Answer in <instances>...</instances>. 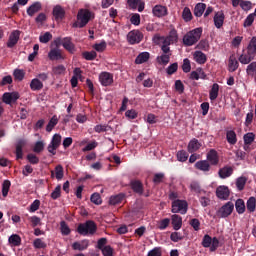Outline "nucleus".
<instances>
[{
  "label": "nucleus",
  "mask_w": 256,
  "mask_h": 256,
  "mask_svg": "<svg viewBox=\"0 0 256 256\" xmlns=\"http://www.w3.org/2000/svg\"><path fill=\"white\" fill-rule=\"evenodd\" d=\"M39 11H41V2H35L27 8V14L30 17H33V15H35V13H39Z\"/></svg>",
  "instance_id": "c756f323"
},
{
  "label": "nucleus",
  "mask_w": 256,
  "mask_h": 256,
  "mask_svg": "<svg viewBox=\"0 0 256 256\" xmlns=\"http://www.w3.org/2000/svg\"><path fill=\"white\" fill-rule=\"evenodd\" d=\"M177 159L178 161H181L182 163H185L187 159H189V153L185 150H180L177 152Z\"/></svg>",
  "instance_id": "de8ad7c7"
},
{
  "label": "nucleus",
  "mask_w": 256,
  "mask_h": 256,
  "mask_svg": "<svg viewBox=\"0 0 256 256\" xmlns=\"http://www.w3.org/2000/svg\"><path fill=\"white\" fill-rule=\"evenodd\" d=\"M59 41L60 45H62L66 51L75 53V44H73L71 37H64L63 39H59Z\"/></svg>",
  "instance_id": "ddd939ff"
},
{
  "label": "nucleus",
  "mask_w": 256,
  "mask_h": 256,
  "mask_svg": "<svg viewBox=\"0 0 256 256\" xmlns=\"http://www.w3.org/2000/svg\"><path fill=\"white\" fill-rule=\"evenodd\" d=\"M193 57L196 63H198L199 65H205V63H207V55H205V53L201 51L194 52Z\"/></svg>",
  "instance_id": "bb28decb"
},
{
  "label": "nucleus",
  "mask_w": 256,
  "mask_h": 256,
  "mask_svg": "<svg viewBox=\"0 0 256 256\" xmlns=\"http://www.w3.org/2000/svg\"><path fill=\"white\" fill-rule=\"evenodd\" d=\"M60 230L62 235H70L71 233V228H69V225L65 221L60 222Z\"/></svg>",
  "instance_id": "8fccbe9b"
},
{
  "label": "nucleus",
  "mask_w": 256,
  "mask_h": 256,
  "mask_svg": "<svg viewBox=\"0 0 256 256\" xmlns=\"http://www.w3.org/2000/svg\"><path fill=\"white\" fill-rule=\"evenodd\" d=\"M109 129H111V126L103 124H98L94 127L95 133H106Z\"/></svg>",
  "instance_id": "3c124183"
},
{
  "label": "nucleus",
  "mask_w": 256,
  "mask_h": 256,
  "mask_svg": "<svg viewBox=\"0 0 256 256\" xmlns=\"http://www.w3.org/2000/svg\"><path fill=\"white\" fill-rule=\"evenodd\" d=\"M19 97V92H5L2 96V101L6 105H11V103H17Z\"/></svg>",
  "instance_id": "1a4fd4ad"
},
{
  "label": "nucleus",
  "mask_w": 256,
  "mask_h": 256,
  "mask_svg": "<svg viewBox=\"0 0 256 256\" xmlns=\"http://www.w3.org/2000/svg\"><path fill=\"white\" fill-rule=\"evenodd\" d=\"M246 73L250 77H255V79H256V61L248 64V66L246 68Z\"/></svg>",
  "instance_id": "79ce46f5"
},
{
  "label": "nucleus",
  "mask_w": 256,
  "mask_h": 256,
  "mask_svg": "<svg viewBox=\"0 0 256 256\" xmlns=\"http://www.w3.org/2000/svg\"><path fill=\"white\" fill-rule=\"evenodd\" d=\"M76 231L83 237H87V235H95V233H97V224L93 220H88L84 223H80Z\"/></svg>",
  "instance_id": "7ed1b4c3"
},
{
  "label": "nucleus",
  "mask_w": 256,
  "mask_h": 256,
  "mask_svg": "<svg viewBox=\"0 0 256 256\" xmlns=\"http://www.w3.org/2000/svg\"><path fill=\"white\" fill-rule=\"evenodd\" d=\"M233 209H235V204L233 202H227L216 212V215L220 219H225L233 213Z\"/></svg>",
  "instance_id": "6e6552de"
},
{
  "label": "nucleus",
  "mask_w": 256,
  "mask_h": 256,
  "mask_svg": "<svg viewBox=\"0 0 256 256\" xmlns=\"http://www.w3.org/2000/svg\"><path fill=\"white\" fill-rule=\"evenodd\" d=\"M207 161L211 163L212 165H218L219 164V156L217 155V151L214 149H211L207 153Z\"/></svg>",
  "instance_id": "a878e982"
},
{
  "label": "nucleus",
  "mask_w": 256,
  "mask_h": 256,
  "mask_svg": "<svg viewBox=\"0 0 256 256\" xmlns=\"http://www.w3.org/2000/svg\"><path fill=\"white\" fill-rule=\"evenodd\" d=\"M220 179H227V177H231L233 175V167L225 166L221 168L218 172Z\"/></svg>",
  "instance_id": "393cba45"
},
{
  "label": "nucleus",
  "mask_w": 256,
  "mask_h": 256,
  "mask_svg": "<svg viewBox=\"0 0 256 256\" xmlns=\"http://www.w3.org/2000/svg\"><path fill=\"white\" fill-rule=\"evenodd\" d=\"M130 187L137 195H143V183L140 180H131Z\"/></svg>",
  "instance_id": "a211bd4d"
},
{
  "label": "nucleus",
  "mask_w": 256,
  "mask_h": 256,
  "mask_svg": "<svg viewBox=\"0 0 256 256\" xmlns=\"http://www.w3.org/2000/svg\"><path fill=\"white\" fill-rule=\"evenodd\" d=\"M59 123V118H57V115H54L48 122L46 126L47 133H51L53 129H55V126Z\"/></svg>",
  "instance_id": "e433bc0d"
},
{
  "label": "nucleus",
  "mask_w": 256,
  "mask_h": 256,
  "mask_svg": "<svg viewBox=\"0 0 256 256\" xmlns=\"http://www.w3.org/2000/svg\"><path fill=\"white\" fill-rule=\"evenodd\" d=\"M246 209H247L248 213H255V209H256V198L255 197L252 196L247 200Z\"/></svg>",
  "instance_id": "f704fd0d"
},
{
  "label": "nucleus",
  "mask_w": 256,
  "mask_h": 256,
  "mask_svg": "<svg viewBox=\"0 0 256 256\" xmlns=\"http://www.w3.org/2000/svg\"><path fill=\"white\" fill-rule=\"evenodd\" d=\"M196 49H200L201 51H209V41L201 40L197 44Z\"/></svg>",
  "instance_id": "bf43d9fd"
},
{
  "label": "nucleus",
  "mask_w": 256,
  "mask_h": 256,
  "mask_svg": "<svg viewBox=\"0 0 256 256\" xmlns=\"http://www.w3.org/2000/svg\"><path fill=\"white\" fill-rule=\"evenodd\" d=\"M9 189H11V181L4 180L2 183V195L3 197H7L9 195Z\"/></svg>",
  "instance_id": "a18cd8bd"
},
{
  "label": "nucleus",
  "mask_w": 256,
  "mask_h": 256,
  "mask_svg": "<svg viewBox=\"0 0 256 256\" xmlns=\"http://www.w3.org/2000/svg\"><path fill=\"white\" fill-rule=\"evenodd\" d=\"M188 209L189 204L185 200L177 199L172 202V213H181V215H185Z\"/></svg>",
  "instance_id": "423d86ee"
},
{
  "label": "nucleus",
  "mask_w": 256,
  "mask_h": 256,
  "mask_svg": "<svg viewBox=\"0 0 256 256\" xmlns=\"http://www.w3.org/2000/svg\"><path fill=\"white\" fill-rule=\"evenodd\" d=\"M48 58L50 61H63L65 60V56L63 55V52L59 50V48H53L48 53Z\"/></svg>",
  "instance_id": "4468645a"
},
{
  "label": "nucleus",
  "mask_w": 256,
  "mask_h": 256,
  "mask_svg": "<svg viewBox=\"0 0 256 256\" xmlns=\"http://www.w3.org/2000/svg\"><path fill=\"white\" fill-rule=\"evenodd\" d=\"M19 37H21V31L14 30L11 32L7 42L8 49H13L19 43Z\"/></svg>",
  "instance_id": "9b49d317"
},
{
  "label": "nucleus",
  "mask_w": 256,
  "mask_h": 256,
  "mask_svg": "<svg viewBox=\"0 0 256 256\" xmlns=\"http://www.w3.org/2000/svg\"><path fill=\"white\" fill-rule=\"evenodd\" d=\"M189 225L194 229V231H199L201 229V221L197 218H193L189 221Z\"/></svg>",
  "instance_id": "13d9d810"
},
{
  "label": "nucleus",
  "mask_w": 256,
  "mask_h": 256,
  "mask_svg": "<svg viewBox=\"0 0 256 256\" xmlns=\"http://www.w3.org/2000/svg\"><path fill=\"white\" fill-rule=\"evenodd\" d=\"M225 23V13L223 11L216 12L214 15V25L216 29H221Z\"/></svg>",
  "instance_id": "f3484780"
},
{
  "label": "nucleus",
  "mask_w": 256,
  "mask_h": 256,
  "mask_svg": "<svg viewBox=\"0 0 256 256\" xmlns=\"http://www.w3.org/2000/svg\"><path fill=\"white\" fill-rule=\"evenodd\" d=\"M123 199H125V194L120 193L115 196H111L109 199L110 205H119V203L123 202Z\"/></svg>",
  "instance_id": "c9c22d12"
},
{
  "label": "nucleus",
  "mask_w": 256,
  "mask_h": 256,
  "mask_svg": "<svg viewBox=\"0 0 256 256\" xmlns=\"http://www.w3.org/2000/svg\"><path fill=\"white\" fill-rule=\"evenodd\" d=\"M30 89L32 91H41L43 89V82L39 78H34L30 82Z\"/></svg>",
  "instance_id": "2f4dec72"
},
{
  "label": "nucleus",
  "mask_w": 256,
  "mask_h": 256,
  "mask_svg": "<svg viewBox=\"0 0 256 256\" xmlns=\"http://www.w3.org/2000/svg\"><path fill=\"white\" fill-rule=\"evenodd\" d=\"M27 145V141L25 139H20L16 143V160L23 159V147Z\"/></svg>",
  "instance_id": "dca6fc26"
},
{
  "label": "nucleus",
  "mask_w": 256,
  "mask_h": 256,
  "mask_svg": "<svg viewBox=\"0 0 256 256\" xmlns=\"http://www.w3.org/2000/svg\"><path fill=\"white\" fill-rule=\"evenodd\" d=\"M51 199H53L54 201L59 199V197H61V185L56 186V188L54 189V191L50 194Z\"/></svg>",
  "instance_id": "e2e57ef3"
},
{
  "label": "nucleus",
  "mask_w": 256,
  "mask_h": 256,
  "mask_svg": "<svg viewBox=\"0 0 256 256\" xmlns=\"http://www.w3.org/2000/svg\"><path fill=\"white\" fill-rule=\"evenodd\" d=\"M127 42L130 45H138L143 41V32L139 30H131L126 36Z\"/></svg>",
  "instance_id": "0eeeda50"
},
{
  "label": "nucleus",
  "mask_w": 256,
  "mask_h": 256,
  "mask_svg": "<svg viewBox=\"0 0 256 256\" xmlns=\"http://www.w3.org/2000/svg\"><path fill=\"white\" fill-rule=\"evenodd\" d=\"M182 19L186 22L189 23L193 19V14L191 13V9L189 7H185L182 12Z\"/></svg>",
  "instance_id": "a19ab883"
},
{
  "label": "nucleus",
  "mask_w": 256,
  "mask_h": 256,
  "mask_svg": "<svg viewBox=\"0 0 256 256\" xmlns=\"http://www.w3.org/2000/svg\"><path fill=\"white\" fill-rule=\"evenodd\" d=\"M153 42L156 44V45H166V46H169V45H173V43L171 42V40L165 36H161L159 34H156L154 35L153 37Z\"/></svg>",
  "instance_id": "aec40b11"
},
{
  "label": "nucleus",
  "mask_w": 256,
  "mask_h": 256,
  "mask_svg": "<svg viewBox=\"0 0 256 256\" xmlns=\"http://www.w3.org/2000/svg\"><path fill=\"white\" fill-rule=\"evenodd\" d=\"M219 97V84L214 83L209 92L210 101H215Z\"/></svg>",
  "instance_id": "473e14b6"
},
{
  "label": "nucleus",
  "mask_w": 256,
  "mask_h": 256,
  "mask_svg": "<svg viewBox=\"0 0 256 256\" xmlns=\"http://www.w3.org/2000/svg\"><path fill=\"white\" fill-rule=\"evenodd\" d=\"M90 201L94 203V205H101L103 203V200H101V195L99 193H94L90 197Z\"/></svg>",
  "instance_id": "680f3d73"
},
{
  "label": "nucleus",
  "mask_w": 256,
  "mask_h": 256,
  "mask_svg": "<svg viewBox=\"0 0 256 256\" xmlns=\"http://www.w3.org/2000/svg\"><path fill=\"white\" fill-rule=\"evenodd\" d=\"M8 243H10V245H13L14 247H19V245H21V236L17 234H12L8 238Z\"/></svg>",
  "instance_id": "58836bf2"
},
{
  "label": "nucleus",
  "mask_w": 256,
  "mask_h": 256,
  "mask_svg": "<svg viewBox=\"0 0 256 256\" xmlns=\"http://www.w3.org/2000/svg\"><path fill=\"white\" fill-rule=\"evenodd\" d=\"M50 144H52L56 147H60L61 146V135L60 134H54Z\"/></svg>",
  "instance_id": "69168bd1"
},
{
  "label": "nucleus",
  "mask_w": 256,
  "mask_h": 256,
  "mask_svg": "<svg viewBox=\"0 0 256 256\" xmlns=\"http://www.w3.org/2000/svg\"><path fill=\"white\" fill-rule=\"evenodd\" d=\"M170 239L173 243H179V241H183V234L181 232H172Z\"/></svg>",
  "instance_id": "864d4df0"
},
{
  "label": "nucleus",
  "mask_w": 256,
  "mask_h": 256,
  "mask_svg": "<svg viewBox=\"0 0 256 256\" xmlns=\"http://www.w3.org/2000/svg\"><path fill=\"white\" fill-rule=\"evenodd\" d=\"M65 71H66V68L63 65L54 66L52 68L53 75H63Z\"/></svg>",
  "instance_id": "052dcab7"
},
{
  "label": "nucleus",
  "mask_w": 256,
  "mask_h": 256,
  "mask_svg": "<svg viewBox=\"0 0 256 256\" xmlns=\"http://www.w3.org/2000/svg\"><path fill=\"white\" fill-rule=\"evenodd\" d=\"M243 141L246 145H251L255 141V134L248 132L243 136Z\"/></svg>",
  "instance_id": "49530a36"
},
{
  "label": "nucleus",
  "mask_w": 256,
  "mask_h": 256,
  "mask_svg": "<svg viewBox=\"0 0 256 256\" xmlns=\"http://www.w3.org/2000/svg\"><path fill=\"white\" fill-rule=\"evenodd\" d=\"M226 140L228 141L229 145H235L237 143V133L233 130H228L226 132Z\"/></svg>",
  "instance_id": "72a5a7b5"
},
{
  "label": "nucleus",
  "mask_w": 256,
  "mask_h": 256,
  "mask_svg": "<svg viewBox=\"0 0 256 256\" xmlns=\"http://www.w3.org/2000/svg\"><path fill=\"white\" fill-rule=\"evenodd\" d=\"M82 57L86 59V61H95L97 59V52L95 51H85L82 53Z\"/></svg>",
  "instance_id": "37998d69"
},
{
  "label": "nucleus",
  "mask_w": 256,
  "mask_h": 256,
  "mask_svg": "<svg viewBox=\"0 0 256 256\" xmlns=\"http://www.w3.org/2000/svg\"><path fill=\"white\" fill-rule=\"evenodd\" d=\"M205 9H207V4L205 3H198L194 7V15L195 17H202L203 13H205Z\"/></svg>",
  "instance_id": "7c9ffc66"
},
{
  "label": "nucleus",
  "mask_w": 256,
  "mask_h": 256,
  "mask_svg": "<svg viewBox=\"0 0 256 256\" xmlns=\"http://www.w3.org/2000/svg\"><path fill=\"white\" fill-rule=\"evenodd\" d=\"M245 185H247V177L240 176L236 179V187L238 191H243V189H245Z\"/></svg>",
  "instance_id": "4c0bfd02"
},
{
  "label": "nucleus",
  "mask_w": 256,
  "mask_h": 256,
  "mask_svg": "<svg viewBox=\"0 0 256 256\" xmlns=\"http://www.w3.org/2000/svg\"><path fill=\"white\" fill-rule=\"evenodd\" d=\"M170 59H171V54H162L161 56L157 57V61L158 63H160V65H168Z\"/></svg>",
  "instance_id": "c03bdc74"
},
{
  "label": "nucleus",
  "mask_w": 256,
  "mask_h": 256,
  "mask_svg": "<svg viewBox=\"0 0 256 256\" xmlns=\"http://www.w3.org/2000/svg\"><path fill=\"white\" fill-rule=\"evenodd\" d=\"M89 247V240L84 239L80 242H74L72 244V249H74V251H85V249H87Z\"/></svg>",
  "instance_id": "b1692460"
},
{
  "label": "nucleus",
  "mask_w": 256,
  "mask_h": 256,
  "mask_svg": "<svg viewBox=\"0 0 256 256\" xmlns=\"http://www.w3.org/2000/svg\"><path fill=\"white\" fill-rule=\"evenodd\" d=\"M229 187L227 186H219L216 189V197H218V199H222L223 201H227V199H229Z\"/></svg>",
  "instance_id": "2eb2a0df"
},
{
  "label": "nucleus",
  "mask_w": 256,
  "mask_h": 256,
  "mask_svg": "<svg viewBox=\"0 0 256 256\" xmlns=\"http://www.w3.org/2000/svg\"><path fill=\"white\" fill-rule=\"evenodd\" d=\"M199 149H201V144L199 143V140L193 138L188 144V152L195 153V151H199Z\"/></svg>",
  "instance_id": "c85d7f7f"
},
{
  "label": "nucleus",
  "mask_w": 256,
  "mask_h": 256,
  "mask_svg": "<svg viewBox=\"0 0 256 256\" xmlns=\"http://www.w3.org/2000/svg\"><path fill=\"white\" fill-rule=\"evenodd\" d=\"M235 207L239 215H243V213H245V201H243V199L236 200Z\"/></svg>",
  "instance_id": "ea45409f"
},
{
  "label": "nucleus",
  "mask_w": 256,
  "mask_h": 256,
  "mask_svg": "<svg viewBox=\"0 0 256 256\" xmlns=\"http://www.w3.org/2000/svg\"><path fill=\"white\" fill-rule=\"evenodd\" d=\"M45 149V142L37 141L33 147L34 153H41Z\"/></svg>",
  "instance_id": "5fc2aeb1"
},
{
  "label": "nucleus",
  "mask_w": 256,
  "mask_h": 256,
  "mask_svg": "<svg viewBox=\"0 0 256 256\" xmlns=\"http://www.w3.org/2000/svg\"><path fill=\"white\" fill-rule=\"evenodd\" d=\"M95 16L89 10H80L77 14V22L73 24L74 28L79 27V29H83V27L87 26V23L91 21Z\"/></svg>",
  "instance_id": "20e7f679"
},
{
  "label": "nucleus",
  "mask_w": 256,
  "mask_h": 256,
  "mask_svg": "<svg viewBox=\"0 0 256 256\" xmlns=\"http://www.w3.org/2000/svg\"><path fill=\"white\" fill-rule=\"evenodd\" d=\"M239 69V61L235 57V55H231L228 60V71L230 73H235L236 70Z\"/></svg>",
  "instance_id": "6ab92c4d"
},
{
  "label": "nucleus",
  "mask_w": 256,
  "mask_h": 256,
  "mask_svg": "<svg viewBox=\"0 0 256 256\" xmlns=\"http://www.w3.org/2000/svg\"><path fill=\"white\" fill-rule=\"evenodd\" d=\"M52 15L55 19V21H57L58 23L63 21V19H65V8H63V6L61 5H56L54 6L53 10H52Z\"/></svg>",
  "instance_id": "9d476101"
},
{
  "label": "nucleus",
  "mask_w": 256,
  "mask_h": 256,
  "mask_svg": "<svg viewBox=\"0 0 256 256\" xmlns=\"http://www.w3.org/2000/svg\"><path fill=\"white\" fill-rule=\"evenodd\" d=\"M53 39V34L51 32H46L43 35H40V43H49Z\"/></svg>",
  "instance_id": "09e8293b"
},
{
  "label": "nucleus",
  "mask_w": 256,
  "mask_h": 256,
  "mask_svg": "<svg viewBox=\"0 0 256 256\" xmlns=\"http://www.w3.org/2000/svg\"><path fill=\"white\" fill-rule=\"evenodd\" d=\"M195 168L198 169V171L207 173V171H211V164H209L207 160H200L195 163Z\"/></svg>",
  "instance_id": "5701e85b"
},
{
  "label": "nucleus",
  "mask_w": 256,
  "mask_h": 256,
  "mask_svg": "<svg viewBox=\"0 0 256 256\" xmlns=\"http://www.w3.org/2000/svg\"><path fill=\"white\" fill-rule=\"evenodd\" d=\"M201 245L206 249L210 248V251L213 253L216 249H219V238H212L211 236H209V234H205L202 239Z\"/></svg>",
  "instance_id": "39448f33"
},
{
  "label": "nucleus",
  "mask_w": 256,
  "mask_h": 256,
  "mask_svg": "<svg viewBox=\"0 0 256 256\" xmlns=\"http://www.w3.org/2000/svg\"><path fill=\"white\" fill-rule=\"evenodd\" d=\"M256 57V36L250 40L246 52L244 51L238 58V61L242 65H249L251 61H254Z\"/></svg>",
  "instance_id": "f257e3e1"
},
{
  "label": "nucleus",
  "mask_w": 256,
  "mask_h": 256,
  "mask_svg": "<svg viewBox=\"0 0 256 256\" xmlns=\"http://www.w3.org/2000/svg\"><path fill=\"white\" fill-rule=\"evenodd\" d=\"M149 57H151L149 52L140 53L135 59L136 65H143V63H147V61H149Z\"/></svg>",
  "instance_id": "cd10ccee"
},
{
  "label": "nucleus",
  "mask_w": 256,
  "mask_h": 256,
  "mask_svg": "<svg viewBox=\"0 0 256 256\" xmlns=\"http://www.w3.org/2000/svg\"><path fill=\"white\" fill-rule=\"evenodd\" d=\"M26 159L31 165H38L39 163V157L33 153L28 154Z\"/></svg>",
  "instance_id": "4d7b16f0"
},
{
  "label": "nucleus",
  "mask_w": 256,
  "mask_h": 256,
  "mask_svg": "<svg viewBox=\"0 0 256 256\" xmlns=\"http://www.w3.org/2000/svg\"><path fill=\"white\" fill-rule=\"evenodd\" d=\"M171 219L174 231H179L183 227V218L180 215L173 214Z\"/></svg>",
  "instance_id": "4be33fe9"
},
{
  "label": "nucleus",
  "mask_w": 256,
  "mask_h": 256,
  "mask_svg": "<svg viewBox=\"0 0 256 256\" xmlns=\"http://www.w3.org/2000/svg\"><path fill=\"white\" fill-rule=\"evenodd\" d=\"M161 247H155L152 250H150L147 254V256H161Z\"/></svg>",
  "instance_id": "338daca9"
},
{
  "label": "nucleus",
  "mask_w": 256,
  "mask_h": 256,
  "mask_svg": "<svg viewBox=\"0 0 256 256\" xmlns=\"http://www.w3.org/2000/svg\"><path fill=\"white\" fill-rule=\"evenodd\" d=\"M13 75L17 81H23L25 79V72L21 69L14 70Z\"/></svg>",
  "instance_id": "0e129e2a"
},
{
  "label": "nucleus",
  "mask_w": 256,
  "mask_h": 256,
  "mask_svg": "<svg viewBox=\"0 0 256 256\" xmlns=\"http://www.w3.org/2000/svg\"><path fill=\"white\" fill-rule=\"evenodd\" d=\"M102 255L104 256H113V247L105 246L102 250Z\"/></svg>",
  "instance_id": "774afa93"
},
{
  "label": "nucleus",
  "mask_w": 256,
  "mask_h": 256,
  "mask_svg": "<svg viewBox=\"0 0 256 256\" xmlns=\"http://www.w3.org/2000/svg\"><path fill=\"white\" fill-rule=\"evenodd\" d=\"M202 35L203 28L201 27L190 30L183 37V45H185V47H193V45L199 42Z\"/></svg>",
  "instance_id": "f03ea898"
},
{
  "label": "nucleus",
  "mask_w": 256,
  "mask_h": 256,
  "mask_svg": "<svg viewBox=\"0 0 256 256\" xmlns=\"http://www.w3.org/2000/svg\"><path fill=\"white\" fill-rule=\"evenodd\" d=\"M99 81L103 87H109V85H113V74L102 72L99 75Z\"/></svg>",
  "instance_id": "f8f14e48"
},
{
  "label": "nucleus",
  "mask_w": 256,
  "mask_h": 256,
  "mask_svg": "<svg viewBox=\"0 0 256 256\" xmlns=\"http://www.w3.org/2000/svg\"><path fill=\"white\" fill-rule=\"evenodd\" d=\"M170 223L171 219L164 218L159 222L158 229H160V231H165V229L169 227Z\"/></svg>",
  "instance_id": "6e6d98bb"
},
{
  "label": "nucleus",
  "mask_w": 256,
  "mask_h": 256,
  "mask_svg": "<svg viewBox=\"0 0 256 256\" xmlns=\"http://www.w3.org/2000/svg\"><path fill=\"white\" fill-rule=\"evenodd\" d=\"M154 17H165L167 15V7L163 5H156L152 9Z\"/></svg>",
  "instance_id": "412c9836"
},
{
  "label": "nucleus",
  "mask_w": 256,
  "mask_h": 256,
  "mask_svg": "<svg viewBox=\"0 0 256 256\" xmlns=\"http://www.w3.org/2000/svg\"><path fill=\"white\" fill-rule=\"evenodd\" d=\"M63 176H64L63 166L59 164L55 167V177L58 181H61V179H63Z\"/></svg>",
  "instance_id": "603ef678"
}]
</instances>
